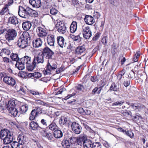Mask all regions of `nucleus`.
Instances as JSON below:
<instances>
[{"label":"nucleus","mask_w":148,"mask_h":148,"mask_svg":"<svg viewBox=\"0 0 148 148\" xmlns=\"http://www.w3.org/2000/svg\"><path fill=\"white\" fill-rule=\"evenodd\" d=\"M29 36V34L27 32L22 34L17 41V45L19 47L24 49L28 46V40L30 39Z\"/></svg>","instance_id":"nucleus-1"},{"label":"nucleus","mask_w":148,"mask_h":148,"mask_svg":"<svg viewBox=\"0 0 148 148\" xmlns=\"http://www.w3.org/2000/svg\"><path fill=\"white\" fill-rule=\"evenodd\" d=\"M57 68L56 63L55 61L52 60H49L46 69L45 70V72L46 74H50L52 71L56 69Z\"/></svg>","instance_id":"nucleus-2"},{"label":"nucleus","mask_w":148,"mask_h":148,"mask_svg":"<svg viewBox=\"0 0 148 148\" xmlns=\"http://www.w3.org/2000/svg\"><path fill=\"white\" fill-rule=\"evenodd\" d=\"M17 36L16 31L14 29H8L7 32L5 35V38L7 40L10 42L14 40Z\"/></svg>","instance_id":"nucleus-3"},{"label":"nucleus","mask_w":148,"mask_h":148,"mask_svg":"<svg viewBox=\"0 0 148 148\" xmlns=\"http://www.w3.org/2000/svg\"><path fill=\"white\" fill-rule=\"evenodd\" d=\"M42 53L44 57L49 60H52L51 57L54 52L48 47H45L42 51Z\"/></svg>","instance_id":"nucleus-4"},{"label":"nucleus","mask_w":148,"mask_h":148,"mask_svg":"<svg viewBox=\"0 0 148 148\" xmlns=\"http://www.w3.org/2000/svg\"><path fill=\"white\" fill-rule=\"evenodd\" d=\"M4 82L8 85L14 86L16 84V81L13 77L5 76L3 79Z\"/></svg>","instance_id":"nucleus-5"},{"label":"nucleus","mask_w":148,"mask_h":148,"mask_svg":"<svg viewBox=\"0 0 148 148\" xmlns=\"http://www.w3.org/2000/svg\"><path fill=\"white\" fill-rule=\"evenodd\" d=\"M71 127L72 130L76 134H79L81 132L82 128L78 123L75 122L72 123Z\"/></svg>","instance_id":"nucleus-6"},{"label":"nucleus","mask_w":148,"mask_h":148,"mask_svg":"<svg viewBox=\"0 0 148 148\" xmlns=\"http://www.w3.org/2000/svg\"><path fill=\"white\" fill-rule=\"evenodd\" d=\"M44 57L42 53H39L34 56L33 61L36 65L37 64H42L44 62Z\"/></svg>","instance_id":"nucleus-7"},{"label":"nucleus","mask_w":148,"mask_h":148,"mask_svg":"<svg viewBox=\"0 0 148 148\" xmlns=\"http://www.w3.org/2000/svg\"><path fill=\"white\" fill-rule=\"evenodd\" d=\"M82 34L84 37L86 39H89L92 36V32L89 27L87 26L83 28Z\"/></svg>","instance_id":"nucleus-8"},{"label":"nucleus","mask_w":148,"mask_h":148,"mask_svg":"<svg viewBox=\"0 0 148 148\" xmlns=\"http://www.w3.org/2000/svg\"><path fill=\"white\" fill-rule=\"evenodd\" d=\"M72 136V132L70 130L66 132V133L65 134V148H71L70 147V144H67V143L69 144V140L71 138Z\"/></svg>","instance_id":"nucleus-9"},{"label":"nucleus","mask_w":148,"mask_h":148,"mask_svg":"<svg viewBox=\"0 0 148 148\" xmlns=\"http://www.w3.org/2000/svg\"><path fill=\"white\" fill-rule=\"evenodd\" d=\"M12 132L7 129L1 130L0 131V138L1 139H3L10 134H12Z\"/></svg>","instance_id":"nucleus-10"},{"label":"nucleus","mask_w":148,"mask_h":148,"mask_svg":"<svg viewBox=\"0 0 148 148\" xmlns=\"http://www.w3.org/2000/svg\"><path fill=\"white\" fill-rule=\"evenodd\" d=\"M78 140V145L81 146L82 145H84V142L86 140H89L87 139L86 136L85 135H81L77 137Z\"/></svg>","instance_id":"nucleus-11"},{"label":"nucleus","mask_w":148,"mask_h":148,"mask_svg":"<svg viewBox=\"0 0 148 148\" xmlns=\"http://www.w3.org/2000/svg\"><path fill=\"white\" fill-rule=\"evenodd\" d=\"M84 20L86 24L89 25H92L95 22L94 18L91 16L86 15Z\"/></svg>","instance_id":"nucleus-12"},{"label":"nucleus","mask_w":148,"mask_h":148,"mask_svg":"<svg viewBox=\"0 0 148 148\" xmlns=\"http://www.w3.org/2000/svg\"><path fill=\"white\" fill-rule=\"evenodd\" d=\"M29 127L31 129L34 130H40L42 129L37 123L34 121H32L30 123Z\"/></svg>","instance_id":"nucleus-13"},{"label":"nucleus","mask_w":148,"mask_h":148,"mask_svg":"<svg viewBox=\"0 0 148 148\" xmlns=\"http://www.w3.org/2000/svg\"><path fill=\"white\" fill-rule=\"evenodd\" d=\"M130 106H131L132 108L136 110L137 109H140L144 108H145V106L138 103H131L129 104Z\"/></svg>","instance_id":"nucleus-14"},{"label":"nucleus","mask_w":148,"mask_h":148,"mask_svg":"<svg viewBox=\"0 0 148 148\" xmlns=\"http://www.w3.org/2000/svg\"><path fill=\"white\" fill-rule=\"evenodd\" d=\"M42 43V39L40 38H37L33 41V45L34 47L38 48L41 47Z\"/></svg>","instance_id":"nucleus-15"},{"label":"nucleus","mask_w":148,"mask_h":148,"mask_svg":"<svg viewBox=\"0 0 148 148\" xmlns=\"http://www.w3.org/2000/svg\"><path fill=\"white\" fill-rule=\"evenodd\" d=\"M27 137L23 134H19L17 138L18 142L21 145L24 143L27 140Z\"/></svg>","instance_id":"nucleus-16"},{"label":"nucleus","mask_w":148,"mask_h":148,"mask_svg":"<svg viewBox=\"0 0 148 148\" xmlns=\"http://www.w3.org/2000/svg\"><path fill=\"white\" fill-rule=\"evenodd\" d=\"M38 33V35L39 37L45 36L47 34V33L44 29L41 27H38L36 29Z\"/></svg>","instance_id":"nucleus-17"},{"label":"nucleus","mask_w":148,"mask_h":148,"mask_svg":"<svg viewBox=\"0 0 148 148\" xmlns=\"http://www.w3.org/2000/svg\"><path fill=\"white\" fill-rule=\"evenodd\" d=\"M29 2L34 7L38 8L40 6V0H29Z\"/></svg>","instance_id":"nucleus-18"},{"label":"nucleus","mask_w":148,"mask_h":148,"mask_svg":"<svg viewBox=\"0 0 148 148\" xmlns=\"http://www.w3.org/2000/svg\"><path fill=\"white\" fill-rule=\"evenodd\" d=\"M47 40L48 45L50 46H53L55 42V38L54 35H49L47 37Z\"/></svg>","instance_id":"nucleus-19"},{"label":"nucleus","mask_w":148,"mask_h":148,"mask_svg":"<svg viewBox=\"0 0 148 148\" xmlns=\"http://www.w3.org/2000/svg\"><path fill=\"white\" fill-rule=\"evenodd\" d=\"M12 135L13 134L12 133V134H10L3 139L2 140L3 141V143L5 144H8L12 142L13 140Z\"/></svg>","instance_id":"nucleus-20"},{"label":"nucleus","mask_w":148,"mask_h":148,"mask_svg":"<svg viewBox=\"0 0 148 148\" xmlns=\"http://www.w3.org/2000/svg\"><path fill=\"white\" fill-rule=\"evenodd\" d=\"M24 10L25 8L21 6H19L18 12V14L21 17L23 18H27L25 15V12Z\"/></svg>","instance_id":"nucleus-21"},{"label":"nucleus","mask_w":148,"mask_h":148,"mask_svg":"<svg viewBox=\"0 0 148 148\" xmlns=\"http://www.w3.org/2000/svg\"><path fill=\"white\" fill-rule=\"evenodd\" d=\"M8 22L10 24L14 25L18 24V23L17 18L14 16L9 17L8 19Z\"/></svg>","instance_id":"nucleus-22"},{"label":"nucleus","mask_w":148,"mask_h":148,"mask_svg":"<svg viewBox=\"0 0 148 148\" xmlns=\"http://www.w3.org/2000/svg\"><path fill=\"white\" fill-rule=\"evenodd\" d=\"M57 25L59 26L58 31L61 33L64 34L65 33V24L62 23V21H60L58 23Z\"/></svg>","instance_id":"nucleus-23"},{"label":"nucleus","mask_w":148,"mask_h":148,"mask_svg":"<svg viewBox=\"0 0 148 148\" xmlns=\"http://www.w3.org/2000/svg\"><path fill=\"white\" fill-rule=\"evenodd\" d=\"M36 65L33 61L32 62L31 61L26 65L27 69L29 71H32L36 67Z\"/></svg>","instance_id":"nucleus-24"},{"label":"nucleus","mask_w":148,"mask_h":148,"mask_svg":"<svg viewBox=\"0 0 148 148\" xmlns=\"http://www.w3.org/2000/svg\"><path fill=\"white\" fill-rule=\"evenodd\" d=\"M32 24L29 21L24 22L22 24V27L23 29L26 31L29 30L31 28Z\"/></svg>","instance_id":"nucleus-25"},{"label":"nucleus","mask_w":148,"mask_h":148,"mask_svg":"<svg viewBox=\"0 0 148 148\" xmlns=\"http://www.w3.org/2000/svg\"><path fill=\"white\" fill-rule=\"evenodd\" d=\"M15 101L13 100H10L8 101L7 107L8 110L14 109L15 108Z\"/></svg>","instance_id":"nucleus-26"},{"label":"nucleus","mask_w":148,"mask_h":148,"mask_svg":"<svg viewBox=\"0 0 148 148\" xmlns=\"http://www.w3.org/2000/svg\"><path fill=\"white\" fill-rule=\"evenodd\" d=\"M20 61H21L23 63L26 65L29 63L30 62L31 58L28 56H25L21 58L20 60Z\"/></svg>","instance_id":"nucleus-27"},{"label":"nucleus","mask_w":148,"mask_h":148,"mask_svg":"<svg viewBox=\"0 0 148 148\" xmlns=\"http://www.w3.org/2000/svg\"><path fill=\"white\" fill-rule=\"evenodd\" d=\"M78 139L77 137H72L69 140V144L67 143V144H70V146L72 144H75L76 145H78Z\"/></svg>","instance_id":"nucleus-28"},{"label":"nucleus","mask_w":148,"mask_h":148,"mask_svg":"<svg viewBox=\"0 0 148 148\" xmlns=\"http://www.w3.org/2000/svg\"><path fill=\"white\" fill-rule=\"evenodd\" d=\"M77 23L76 21H73L70 26V30L71 33H74L77 29Z\"/></svg>","instance_id":"nucleus-29"},{"label":"nucleus","mask_w":148,"mask_h":148,"mask_svg":"<svg viewBox=\"0 0 148 148\" xmlns=\"http://www.w3.org/2000/svg\"><path fill=\"white\" fill-rule=\"evenodd\" d=\"M93 143L91 140H86L84 143V148H93Z\"/></svg>","instance_id":"nucleus-30"},{"label":"nucleus","mask_w":148,"mask_h":148,"mask_svg":"<svg viewBox=\"0 0 148 148\" xmlns=\"http://www.w3.org/2000/svg\"><path fill=\"white\" fill-rule=\"evenodd\" d=\"M58 43V45L62 48L63 47L64 44V39L61 36L58 37L57 38Z\"/></svg>","instance_id":"nucleus-31"},{"label":"nucleus","mask_w":148,"mask_h":148,"mask_svg":"<svg viewBox=\"0 0 148 148\" xmlns=\"http://www.w3.org/2000/svg\"><path fill=\"white\" fill-rule=\"evenodd\" d=\"M38 114H36V109H34L32 110L30 114L29 119L30 120H33L38 116Z\"/></svg>","instance_id":"nucleus-32"},{"label":"nucleus","mask_w":148,"mask_h":148,"mask_svg":"<svg viewBox=\"0 0 148 148\" xmlns=\"http://www.w3.org/2000/svg\"><path fill=\"white\" fill-rule=\"evenodd\" d=\"M15 65L19 70H23L25 67V64L22 63L20 60L16 62Z\"/></svg>","instance_id":"nucleus-33"},{"label":"nucleus","mask_w":148,"mask_h":148,"mask_svg":"<svg viewBox=\"0 0 148 148\" xmlns=\"http://www.w3.org/2000/svg\"><path fill=\"white\" fill-rule=\"evenodd\" d=\"M53 134L54 136L56 138H61L63 135L62 132L60 130L57 129L54 131Z\"/></svg>","instance_id":"nucleus-34"},{"label":"nucleus","mask_w":148,"mask_h":148,"mask_svg":"<svg viewBox=\"0 0 148 148\" xmlns=\"http://www.w3.org/2000/svg\"><path fill=\"white\" fill-rule=\"evenodd\" d=\"M11 59L17 62L19 60V58L17 54L15 53H12L10 56Z\"/></svg>","instance_id":"nucleus-35"},{"label":"nucleus","mask_w":148,"mask_h":148,"mask_svg":"<svg viewBox=\"0 0 148 148\" xmlns=\"http://www.w3.org/2000/svg\"><path fill=\"white\" fill-rule=\"evenodd\" d=\"M86 50V49L84 46H82L77 47L75 50L76 53L80 54L83 53Z\"/></svg>","instance_id":"nucleus-36"},{"label":"nucleus","mask_w":148,"mask_h":148,"mask_svg":"<svg viewBox=\"0 0 148 148\" xmlns=\"http://www.w3.org/2000/svg\"><path fill=\"white\" fill-rule=\"evenodd\" d=\"M28 106L27 104H25L22 105L20 108V112L21 114L25 113L27 110Z\"/></svg>","instance_id":"nucleus-37"},{"label":"nucleus","mask_w":148,"mask_h":148,"mask_svg":"<svg viewBox=\"0 0 148 148\" xmlns=\"http://www.w3.org/2000/svg\"><path fill=\"white\" fill-rule=\"evenodd\" d=\"M57 126L55 123L52 122L47 127V128L52 131H55L57 129Z\"/></svg>","instance_id":"nucleus-38"},{"label":"nucleus","mask_w":148,"mask_h":148,"mask_svg":"<svg viewBox=\"0 0 148 148\" xmlns=\"http://www.w3.org/2000/svg\"><path fill=\"white\" fill-rule=\"evenodd\" d=\"M44 133L43 134V136L47 138L48 140H51L53 138L52 134L46 132L45 130H44Z\"/></svg>","instance_id":"nucleus-39"},{"label":"nucleus","mask_w":148,"mask_h":148,"mask_svg":"<svg viewBox=\"0 0 148 148\" xmlns=\"http://www.w3.org/2000/svg\"><path fill=\"white\" fill-rule=\"evenodd\" d=\"M75 89L77 92H83L84 90V88L82 85L80 84L75 87Z\"/></svg>","instance_id":"nucleus-40"},{"label":"nucleus","mask_w":148,"mask_h":148,"mask_svg":"<svg viewBox=\"0 0 148 148\" xmlns=\"http://www.w3.org/2000/svg\"><path fill=\"white\" fill-rule=\"evenodd\" d=\"M29 75L30 77L33 76L35 78H39L41 76V74L39 72H35L32 73H29Z\"/></svg>","instance_id":"nucleus-41"},{"label":"nucleus","mask_w":148,"mask_h":148,"mask_svg":"<svg viewBox=\"0 0 148 148\" xmlns=\"http://www.w3.org/2000/svg\"><path fill=\"white\" fill-rule=\"evenodd\" d=\"M119 88L117 87V86L115 83H113L110 86L109 90L110 91L113 90L114 91H117L119 89Z\"/></svg>","instance_id":"nucleus-42"},{"label":"nucleus","mask_w":148,"mask_h":148,"mask_svg":"<svg viewBox=\"0 0 148 148\" xmlns=\"http://www.w3.org/2000/svg\"><path fill=\"white\" fill-rule=\"evenodd\" d=\"M30 12L29 14V16H30L32 17H35L37 16V12L31 8H30Z\"/></svg>","instance_id":"nucleus-43"},{"label":"nucleus","mask_w":148,"mask_h":148,"mask_svg":"<svg viewBox=\"0 0 148 148\" xmlns=\"http://www.w3.org/2000/svg\"><path fill=\"white\" fill-rule=\"evenodd\" d=\"M8 111L11 115L14 116H16L18 113V111L16 108H14L10 110H8Z\"/></svg>","instance_id":"nucleus-44"},{"label":"nucleus","mask_w":148,"mask_h":148,"mask_svg":"<svg viewBox=\"0 0 148 148\" xmlns=\"http://www.w3.org/2000/svg\"><path fill=\"white\" fill-rule=\"evenodd\" d=\"M20 144L18 142L16 141H14L11 144L12 148H20Z\"/></svg>","instance_id":"nucleus-45"},{"label":"nucleus","mask_w":148,"mask_h":148,"mask_svg":"<svg viewBox=\"0 0 148 148\" xmlns=\"http://www.w3.org/2000/svg\"><path fill=\"white\" fill-rule=\"evenodd\" d=\"M135 73L132 70H131L129 72V75H128V77L130 79H134L135 78Z\"/></svg>","instance_id":"nucleus-46"},{"label":"nucleus","mask_w":148,"mask_h":148,"mask_svg":"<svg viewBox=\"0 0 148 148\" xmlns=\"http://www.w3.org/2000/svg\"><path fill=\"white\" fill-rule=\"evenodd\" d=\"M124 101H117L112 104V106L113 107H115L118 106H121L124 103Z\"/></svg>","instance_id":"nucleus-47"},{"label":"nucleus","mask_w":148,"mask_h":148,"mask_svg":"<svg viewBox=\"0 0 148 148\" xmlns=\"http://www.w3.org/2000/svg\"><path fill=\"white\" fill-rule=\"evenodd\" d=\"M8 10V7L7 5H5V7L3 8L0 12V14L1 15L4 14Z\"/></svg>","instance_id":"nucleus-48"},{"label":"nucleus","mask_w":148,"mask_h":148,"mask_svg":"<svg viewBox=\"0 0 148 148\" xmlns=\"http://www.w3.org/2000/svg\"><path fill=\"white\" fill-rule=\"evenodd\" d=\"M125 70L123 69L119 72V75L118 77H119V80H121L123 76L125 74Z\"/></svg>","instance_id":"nucleus-49"},{"label":"nucleus","mask_w":148,"mask_h":148,"mask_svg":"<svg viewBox=\"0 0 148 148\" xmlns=\"http://www.w3.org/2000/svg\"><path fill=\"white\" fill-rule=\"evenodd\" d=\"M59 123L61 126L64 125L65 124V117L64 116H62L59 120Z\"/></svg>","instance_id":"nucleus-50"},{"label":"nucleus","mask_w":148,"mask_h":148,"mask_svg":"<svg viewBox=\"0 0 148 148\" xmlns=\"http://www.w3.org/2000/svg\"><path fill=\"white\" fill-rule=\"evenodd\" d=\"M70 37L71 38L73 39L74 41H77L81 39V38L79 35L75 36L73 35H70Z\"/></svg>","instance_id":"nucleus-51"},{"label":"nucleus","mask_w":148,"mask_h":148,"mask_svg":"<svg viewBox=\"0 0 148 148\" xmlns=\"http://www.w3.org/2000/svg\"><path fill=\"white\" fill-rule=\"evenodd\" d=\"M93 148H101V145L100 143H94Z\"/></svg>","instance_id":"nucleus-52"},{"label":"nucleus","mask_w":148,"mask_h":148,"mask_svg":"<svg viewBox=\"0 0 148 148\" xmlns=\"http://www.w3.org/2000/svg\"><path fill=\"white\" fill-rule=\"evenodd\" d=\"M125 134L126 135L129 136L131 138H133L134 136V134L131 131H126Z\"/></svg>","instance_id":"nucleus-53"},{"label":"nucleus","mask_w":148,"mask_h":148,"mask_svg":"<svg viewBox=\"0 0 148 148\" xmlns=\"http://www.w3.org/2000/svg\"><path fill=\"white\" fill-rule=\"evenodd\" d=\"M140 55V52L138 51L136 52L134 56V62H137L138 60V58Z\"/></svg>","instance_id":"nucleus-54"},{"label":"nucleus","mask_w":148,"mask_h":148,"mask_svg":"<svg viewBox=\"0 0 148 148\" xmlns=\"http://www.w3.org/2000/svg\"><path fill=\"white\" fill-rule=\"evenodd\" d=\"M40 122L44 127H47L49 124L48 122H47L44 119L41 120Z\"/></svg>","instance_id":"nucleus-55"},{"label":"nucleus","mask_w":148,"mask_h":148,"mask_svg":"<svg viewBox=\"0 0 148 148\" xmlns=\"http://www.w3.org/2000/svg\"><path fill=\"white\" fill-rule=\"evenodd\" d=\"M2 53H3L6 55H9L10 53V51L8 49H2Z\"/></svg>","instance_id":"nucleus-56"},{"label":"nucleus","mask_w":148,"mask_h":148,"mask_svg":"<svg viewBox=\"0 0 148 148\" xmlns=\"http://www.w3.org/2000/svg\"><path fill=\"white\" fill-rule=\"evenodd\" d=\"M30 8L29 7H27L26 8H25L24 11L27 18L28 17L29 12H30Z\"/></svg>","instance_id":"nucleus-57"},{"label":"nucleus","mask_w":148,"mask_h":148,"mask_svg":"<svg viewBox=\"0 0 148 148\" xmlns=\"http://www.w3.org/2000/svg\"><path fill=\"white\" fill-rule=\"evenodd\" d=\"M3 61L5 63H12V61L10 60L9 58L5 57L3 58Z\"/></svg>","instance_id":"nucleus-58"},{"label":"nucleus","mask_w":148,"mask_h":148,"mask_svg":"<svg viewBox=\"0 0 148 148\" xmlns=\"http://www.w3.org/2000/svg\"><path fill=\"white\" fill-rule=\"evenodd\" d=\"M84 112L83 113V115H89L91 114V111L89 110L88 108H84Z\"/></svg>","instance_id":"nucleus-59"},{"label":"nucleus","mask_w":148,"mask_h":148,"mask_svg":"<svg viewBox=\"0 0 148 148\" xmlns=\"http://www.w3.org/2000/svg\"><path fill=\"white\" fill-rule=\"evenodd\" d=\"M108 37L107 36H104L102 39L101 42L104 45L107 44Z\"/></svg>","instance_id":"nucleus-60"},{"label":"nucleus","mask_w":148,"mask_h":148,"mask_svg":"<svg viewBox=\"0 0 148 148\" xmlns=\"http://www.w3.org/2000/svg\"><path fill=\"white\" fill-rule=\"evenodd\" d=\"M35 109H36V114H37L38 115L42 113V109L40 108L39 107H36L35 108Z\"/></svg>","instance_id":"nucleus-61"},{"label":"nucleus","mask_w":148,"mask_h":148,"mask_svg":"<svg viewBox=\"0 0 148 148\" xmlns=\"http://www.w3.org/2000/svg\"><path fill=\"white\" fill-rule=\"evenodd\" d=\"M58 12V11L55 8H52L50 10V13L53 15H55Z\"/></svg>","instance_id":"nucleus-62"},{"label":"nucleus","mask_w":148,"mask_h":148,"mask_svg":"<svg viewBox=\"0 0 148 148\" xmlns=\"http://www.w3.org/2000/svg\"><path fill=\"white\" fill-rule=\"evenodd\" d=\"M130 84V80H129L124 81L123 82L124 85L126 87H128Z\"/></svg>","instance_id":"nucleus-63"},{"label":"nucleus","mask_w":148,"mask_h":148,"mask_svg":"<svg viewBox=\"0 0 148 148\" xmlns=\"http://www.w3.org/2000/svg\"><path fill=\"white\" fill-rule=\"evenodd\" d=\"M17 90L18 92H20L23 95H25L26 93L25 90L21 86H20L19 89H17Z\"/></svg>","instance_id":"nucleus-64"}]
</instances>
